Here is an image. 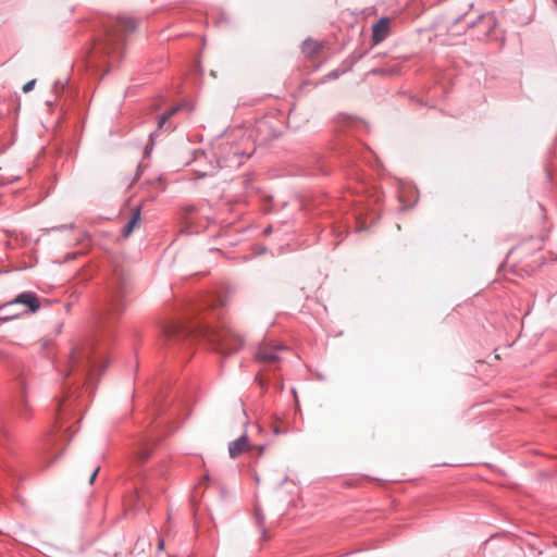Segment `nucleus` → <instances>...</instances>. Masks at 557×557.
<instances>
[{"instance_id":"1","label":"nucleus","mask_w":557,"mask_h":557,"mask_svg":"<svg viewBox=\"0 0 557 557\" xmlns=\"http://www.w3.org/2000/svg\"><path fill=\"white\" fill-rule=\"evenodd\" d=\"M164 339L169 345L183 344L196 337L203 336L211 342L214 349L223 356H230L238 351L245 344L243 337L232 330L211 332L209 330H196L181 322H170L162 329Z\"/></svg>"},{"instance_id":"2","label":"nucleus","mask_w":557,"mask_h":557,"mask_svg":"<svg viewBox=\"0 0 557 557\" xmlns=\"http://www.w3.org/2000/svg\"><path fill=\"white\" fill-rule=\"evenodd\" d=\"M107 367L102 352L97 351L94 344L87 343L71 351L66 376L78 372L84 377L85 384L92 385L98 372H104Z\"/></svg>"},{"instance_id":"3","label":"nucleus","mask_w":557,"mask_h":557,"mask_svg":"<svg viewBox=\"0 0 557 557\" xmlns=\"http://www.w3.org/2000/svg\"><path fill=\"white\" fill-rule=\"evenodd\" d=\"M136 29L132 17L120 16L106 27L104 38L95 46V53L120 57L124 35Z\"/></svg>"},{"instance_id":"4","label":"nucleus","mask_w":557,"mask_h":557,"mask_svg":"<svg viewBox=\"0 0 557 557\" xmlns=\"http://www.w3.org/2000/svg\"><path fill=\"white\" fill-rule=\"evenodd\" d=\"M125 280L119 275L109 286L104 301L103 315L108 319L120 318L125 310L124 302Z\"/></svg>"},{"instance_id":"5","label":"nucleus","mask_w":557,"mask_h":557,"mask_svg":"<svg viewBox=\"0 0 557 557\" xmlns=\"http://www.w3.org/2000/svg\"><path fill=\"white\" fill-rule=\"evenodd\" d=\"M216 154L220 168H238L244 158L251 157V153H246L232 143L222 144Z\"/></svg>"},{"instance_id":"6","label":"nucleus","mask_w":557,"mask_h":557,"mask_svg":"<svg viewBox=\"0 0 557 557\" xmlns=\"http://www.w3.org/2000/svg\"><path fill=\"white\" fill-rule=\"evenodd\" d=\"M18 306L24 307L23 309H21V311H23V314L29 313V312L34 313L39 310L40 301L35 293L23 292V293L18 294L13 300L1 305L0 309L8 310V309H12V308H17Z\"/></svg>"},{"instance_id":"7","label":"nucleus","mask_w":557,"mask_h":557,"mask_svg":"<svg viewBox=\"0 0 557 557\" xmlns=\"http://www.w3.org/2000/svg\"><path fill=\"white\" fill-rule=\"evenodd\" d=\"M83 396V392L78 388L70 392L64 398L58 401L57 405V423L59 424V430H61V421L70 414L74 408V406H81V398Z\"/></svg>"},{"instance_id":"8","label":"nucleus","mask_w":557,"mask_h":557,"mask_svg":"<svg viewBox=\"0 0 557 557\" xmlns=\"http://www.w3.org/2000/svg\"><path fill=\"white\" fill-rule=\"evenodd\" d=\"M280 349H284V347L268 346V345L261 346L256 351V359H257V361L264 362V363L277 362V361H280V357L277 355V351Z\"/></svg>"},{"instance_id":"9","label":"nucleus","mask_w":557,"mask_h":557,"mask_svg":"<svg viewBox=\"0 0 557 557\" xmlns=\"http://www.w3.org/2000/svg\"><path fill=\"white\" fill-rule=\"evenodd\" d=\"M497 21L494 13H485L478 16V18L471 23H469L470 27H479L483 26L484 36L491 35L493 29L496 27Z\"/></svg>"},{"instance_id":"10","label":"nucleus","mask_w":557,"mask_h":557,"mask_svg":"<svg viewBox=\"0 0 557 557\" xmlns=\"http://www.w3.org/2000/svg\"><path fill=\"white\" fill-rule=\"evenodd\" d=\"M251 446L248 440L247 434H243L235 441L228 444V454L231 458H236L242 455L244 451L250 450Z\"/></svg>"},{"instance_id":"11","label":"nucleus","mask_w":557,"mask_h":557,"mask_svg":"<svg viewBox=\"0 0 557 557\" xmlns=\"http://www.w3.org/2000/svg\"><path fill=\"white\" fill-rule=\"evenodd\" d=\"M389 30V18L382 17L372 26V39L374 44H379L383 41Z\"/></svg>"},{"instance_id":"12","label":"nucleus","mask_w":557,"mask_h":557,"mask_svg":"<svg viewBox=\"0 0 557 557\" xmlns=\"http://www.w3.org/2000/svg\"><path fill=\"white\" fill-rule=\"evenodd\" d=\"M181 109L180 106L172 107L171 109L166 110L164 113H162L157 121V127L158 131H170L172 128L171 124L169 123V120Z\"/></svg>"},{"instance_id":"13","label":"nucleus","mask_w":557,"mask_h":557,"mask_svg":"<svg viewBox=\"0 0 557 557\" xmlns=\"http://www.w3.org/2000/svg\"><path fill=\"white\" fill-rule=\"evenodd\" d=\"M140 215H141L140 207H135L132 209V216L123 228V235L125 237H128L132 234L135 226L137 225V223L140 220Z\"/></svg>"},{"instance_id":"14","label":"nucleus","mask_w":557,"mask_h":557,"mask_svg":"<svg viewBox=\"0 0 557 557\" xmlns=\"http://www.w3.org/2000/svg\"><path fill=\"white\" fill-rule=\"evenodd\" d=\"M150 454H151V444L149 441H147L145 443H141L140 446L138 447V449L136 451V458L140 462H144L150 457Z\"/></svg>"},{"instance_id":"15","label":"nucleus","mask_w":557,"mask_h":557,"mask_svg":"<svg viewBox=\"0 0 557 557\" xmlns=\"http://www.w3.org/2000/svg\"><path fill=\"white\" fill-rule=\"evenodd\" d=\"M319 49H320V46L317 41L307 39L302 44L304 52L315 53L319 51Z\"/></svg>"},{"instance_id":"16","label":"nucleus","mask_w":557,"mask_h":557,"mask_svg":"<svg viewBox=\"0 0 557 557\" xmlns=\"http://www.w3.org/2000/svg\"><path fill=\"white\" fill-rule=\"evenodd\" d=\"M255 519H256L257 524L260 527L262 533L264 534L265 533L264 516L258 506H256V508H255Z\"/></svg>"},{"instance_id":"17","label":"nucleus","mask_w":557,"mask_h":557,"mask_svg":"<svg viewBox=\"0 0 557 557\" xmlns=\"http://www.w3.org/2000/svg\"><path fill=\"white\" fill-rule=\"evenodd\" d=\"M35 84H36V79H32V81L27 82V83L23 86V88H22L23 92L27 94V92H29L30 90H33V88H34Z\"/></svg>"},{"instance_id":"18","label":"nucleus","mask_w":557,"mask_h":557,"mask_svg":"<svg viewBox=\"0 0 557 557\" xmlns=\"http://www.w3.org/2000/svg\"><path fill=\"white\" fill-rule=\"evenodd\" d=\"M287 432H288V430H287V429H281V428H280V426H277V425H274V426H273V433H274V434H276V435H278V434H285V433H287Z\"/></svg>"},{"instance_id":"19","label":"nucleus","mask_w":557,"mask_h":557,"mask_svg":"<svg viewBox=\"0 0 557 557\" xmlns=\"http://www.w3.org/2000/svg\"><path fill=\"white\" fill-rule=\"evenodd\" d=\"M339 75H341L339 71H338V70H334V71H332V72H330V73L327 74V78H330V79H336V78H338V77H339Z\"/></svg>"},{"instance_id":"20","label":"nucleus","mask_w":557,"mask_h":557,"mask_svg":"<svg viewBox=\"0 0 557 557\" xmlns=\"http://www.w3.org/2000/svg\"><path fill=\"white\" fill-rule=\"evenodd\" d=\"M99 470H100V467H99V466H97V467L94 469V471H92V473H91V475H90V479H89V483H90V484H92V483H94V481H95V479H96V476H97V474H98Z\"/></svg>"},{"instance_id":"21","label":"nucleus","mask_w":557,"mask_h":557,"mask_svg":"<svg viewBox=\"0 0 557 557\" xmlns=\"http://www.w3.org/2000/svg\"><path fill=\"white\" fill-rule=\"evenodd\" d=\"M164 547V541L162 539H159L158 548L161 550Z\"/></svg>"},{"instance_id":"22","label":"nucleus","mask_w":557,"mask_h":557,"mask_svg":"<svg viewBox=\"0 0 557 557\" xmlns=\"http://www.w3.org/2000/svg\"><path fill=\"white\" fill-rule=\"evenodd\" d=\"M219 306H225V301L222 299H219Z\"/></svg>"},{"instance_id":"23","label":"nucleus","mask_w":557,"mask_h":557,"mask_svg":"<svg viewBox=\"0 0 557 557\" xmlns=\"http://www.w3.org/2000/svg\"><path fill=\"white\" fill-rule=\"evenodd\" d=\"M208 174H209L208 172H203V173L200 174V176H206Z\"/></svg>"},{"instance_id":"24","label":"nucleus","mask_w":557,"mask_h":557,"mask_svg":"<svg viewBox=\"0 0 557 557\" xmlns=\"http://www.w3.org/2000/svg\"><path fill=\"white\" fill-rule=\"evenodd\" d=\"M63 228H65L64 225H61V226L57 227V230H63Z\"/></svg>"},{"instance_id":"25","label":"nucleus","mask_w":557,"mask_h":557,"mask_svg":"<svg viewBox=\"0 0 557 557\" xmlns=\"http://www.w3.org/2000/svg\"><path fill=\"white\" fill-rule=\"evenodd\" d=\"M264 232L265 233H270L271 232V227H268Z\"/></svg>"},{"instance_id":"26","label":"nucleus","mask_w":557,"mask_h":557,"mask_svg":"<svg viewBox=\"0 0 557 557\" xmlns=\"http://www.w3.org/2000/svg\"><path fill=\"white\" fill-rule=\"evenodd\" d=\"M554 1H555V3L557 4V0H554Z\"/></svg>"}]
</instances>
